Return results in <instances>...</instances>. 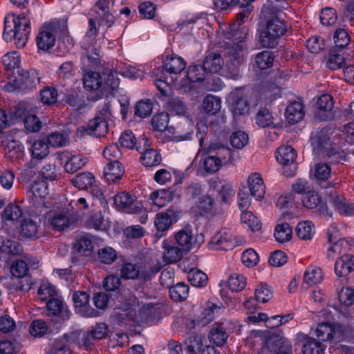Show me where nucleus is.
<instances>
[{"label":"nucleus","instance_id":"nucleus-32","mask_svg":"<svg viewBox=\"0 0 354 354\" xmlns=\"http://www.w3.org/2000/svg\"><path fill=\"white\" fill-rule=\"evenodd\" d=\"M227 101L234 115H245L249 112V104L238 93H231Z\"/></svg>","mask_w":354,"mask_h":354},{"label":"nucleus","instance_id":"nucleus-25","mask_svg":"<svg viewBox=\"0 0 354 354\" xmlns=\"http://www.w3.org/2000/svg\"><path fill=\"white\" fill-rule=\"evenodd\" d=\"M304 115V105L301 102L294 101L287 106L285 116L289 124H294L299 122Z\"/></svg>","mask_w":354,"mask_h":354},{"label":"nucleus","instance_id":"nucleus-31","mask_svg":"<svg viewBox=\"0 0 354 354\" xmlns=\"http://www.w3.org/2000/svg\"><path fill=\"white\" fill-rule=\"evenodd\" d=\"M331 202L339 214L346 216L354 215V204L349 203L344 196L333 195Z\"/></svg>","mask_w":354,"mask_h":354},{"label":"nucleus","instance_id":"nucleus-39","mask_svg":"<svg viewBox=\"0 0 354 354\" xmlns=\"http://www.w3.org/2000/svg\"><path fill=\"white\" fill-rule=\"evenodd\" d=\"M223 64V59L219 54L210 53L205 57L203 68L207 72L216 73L221 69Z\"/></svg>","mask_w":354,"mask_h":354},{"label":"nucleus","instance_id":"nucleus-60","mask_svg":"<svg viewBox=\"0 0 354 354\" xmlns=\"http://www.w3.org/2000/svg\"><path fill=\"white\" fill-rule=\"evenodd\" d=\"M1 240L0 250L2 252L12 255H19L23 252L22 245L19 243L8 239H3V238H1Z\"/></svg>","mask_w":354,"mask_h":354},{"label":"nucleus","instance_id":"nucleus-26","mask_svg":"<svg viewBox=\"0 0 354 354\" xmlns=\"http://www.w3.org/2000/svg\"><path fill=\"white\" fill-rule=\"evenodd\" d=\"M339 308L341 312L345 315L351 313V308L354 304V288L344 287L338 294Z\"/></svg>","mask_w":354,"mask_h":354},{"label":"nucleus","instance_id":"nucleus-51","mask_svg":"<svg viewBox=\"0 0 354 354\" xmlns=\"http://www.w3.org/2000/svg\"><path fill=\"white\" fill-rule=\"evenodd\" d=\"M30 151L33 158L42 160L48 156L49 147L44 140H37L32 144Z\"/></svg>","mask_w":354,"mask_h":354},{"label":"nucleus","instance_id":"nucleus-9","mask_svg":"<svg viewBox=\"0 0 354 354\" xmlns=\"http://www.w3.org/2000/svg\"><path fill=\"white\" fill-rule=\"evenodd\" d=\"M125 315L128 320H131L137 324H152L156 322L159 317L158 306L156 304H145L139 310L138 315L133 311L128 313L121 314L120 316L123 318Z\"/></svg>","mask_w":354,"mask_h":354},{"label":"nucleus","instance_id":"nucleus-44","mask_svg":"<svg viewBox=\"0 0 354 354\" xmlns=\"http://www.w3.org/2000/svg\"><path fill=\"white\" fill-rule=\"evenodd\" d=\"M297 236L301 240H310L315 234V226L310 221L299 222L295 229Z\"/></svg>","mask_w":354,"mask_h":354},{"label":"nucleus","instance_id":"nucleus-57","mask_svg":"<svg viewBox=\"0 0 354 354\" xmlns=\"http://www.w3.org/2000/svg\"><path fill=\"white\" fill-rule=\"evenodd\" d=\"M37 294L41 301H46L55 296L56 290L49 281H43L38 288Z\"/></svg>","mask_w":354,"mask_h":354},{"label":"nucleus","instance_id":"nucleus-18","mask_svg":"<svg viewBox=\"0 0 354 354\" xmlns=\"http://www.w3.org/2000/svg\"><path fill=\"white\" fill-rule=\"evenodd\" d=\"M180 212L169 208L165 212L156 214L154 225L159 232L167 231L174 223L178 220Z\"/></svg>","mask_w":354,"mask_h":354},{"label":"nucleus","instance_id":"nucleus-8","mask_svg":"<svg viewBox=\"0 0 354 354\" xmlns=\"http://www.w3.org/2000/svg\"><path fill=\"white\" fill-rule=\"evenodd\" d=\"M108 333V326L104 323H98L86 332L80 334V340L77 344L80 348L85 350H91L95 342L105 338Z\"/></svg>","mask_w":354,"mask_h":354},{"label":"nucleus","instance_id":"nucleus-4","mask_svg":"<svg viewBox=\"0 0 354 354\" xmlns=\"http://www.w3.org/2000/svg\"><path fill=\"white\" fill-rule=\"evenodd\" d=\"M287 24L279 17L269 19L259 34V42L263 48H274L286 33Z\"/></svg>","mask_w":354,"mask_h":354},{"label":"nucleus","instance_id":"nucleus-36","mask_svg":"<svg viewBox=\"0 0 354 354\" xmlns=\"http://www.w3.org/2000/svg\"><path fill=\"white\" fill-rule=\"evenodd\" d=\"M86 227L96 230L105 231L109 227V221L104 218L101 212L91 214L85 222Z\"/></svg>","mask_w":354,"mask_h":354},{"label":"nucleus","instance_id":"nucleus-11","mask_svg":"<svg viewBox=\"0 0 354 354\" xmlns=\"http://www.w3.org/2000/svg\"><path fill=\"white\" fill-rule=\"evenodd\" d=\"M37 75L34 71H23L12 83L6 84L5 90L12 92L16 90L29 91L35 86Z\"/></svg>","mask_w":354,"mask_h":354},{"label":"nucleus","instance_id":"nucleus-5","mask_svg":"<svg viewBox=\"0 0 354 354\" xmlns=\"http://www.w3.org/2000/svg\"><path fill=\"white\" fill-rule=\"evenodd\" d=\"M78 219L79 214L71 205V209L66 206L57 210L49 211L46 215L45 222L53 230L63 231L76 223Z\"/></svg>","mask_w":354,"mask_h":354},{"label":"nucleus","instance_id":"nucleus-13","mask_svg":"<svg viewBox=\"0 0 354 354\" xmlns=\"http://www.w3.org/2000/svg\"><path fill=\"white\" fill-rule=\"evenodd\" d=\"M75 312L83 317H95L99 315L97 310L89 305L90 296L84 291H77L73 295Z\"/></svg>","mask_w":354,"mask_h":354},{"label":"nucleus","instance_id":"nucleus-29","mask_svg":"<svg viewBox=\"0 0 354 354\" xmlns=\"http://www.w3.org/2000/svg\"><path fill=\"white\" fill-rule=\"evenodd\" d=\"M162 246L164 249L163 259L166 263H176L182 258L183 250L174 245L170 241L164 240Z\"/></svg>","mask_w":354,"mask_h":354},{"label":"nucleus","instance_id":"nucleus-15","mask_svg":"<svg viewBox=\"0 0 354 354\" xmlns=\"http://www.w3.org/2000/svg\"><path fill=\"white\" fill-rule=\"evenodd\" d=\"M97 33L96 21L93 18H90L88 30L82 41V47L95 55H98L100 48V41L96 39Z\"/></svg>","mask_w":354,"mask_h":354},{"label":"nucleus","instance_id":"nucleus-22","mask_svg":"<svg viewBox=\"0 0 354 354\" xmlns=\"http://www.w3.org/2000/svg\"><path fill=\"white\" fill-rule=\"evenodd\" d=\"M142 141L145 148L143 152L140 151V146H136V149L142 154L140 156L142 163L146 167H153L159 165L161 162L160 155L156 150L149 148V144L147 138H142Z\"/></svg>","mask_w":354,"mask_h":354},{"label":"nucleus","instance_id":"nucleus-45","mask_svg":"<svg viewBox=\"0 0 354 354\" xmlns=\"http://www.w3.org/2000/svg\"><path fill=\"white\" fill-rule=\"evenodd\" d=\"M243 227L252 232L259 231L261 228L259 219L250 211H243L241 216Z\"/></svg>","mask_w":354,"mask_h":354},{"label":"nucleus","instance_id":"nucleus-30","mask_svg":"<svg viewBox=\"0 0 354 354\" xmlns=\"http://www.w3.org/2000/svg\"><path fill=\"white\" fill-rule=\"evenodd\" d=\"M315 332L318 339L324 342L333 340L340 335L336 326L327 323L318 324Z\"/></svg>","mask_w":354,"mask_h":354},{"label":"nucleus","instance_id":"nucleus-12","mask_svg":"<svg viewBox=\"0 0 354 354\" xmlns=\"http://www.w3.org/2000/svg\"><path fill=\"white\" fill-rule=\"evenodd\" d=\"M210 245L216 250H230L236 245L234 231L230 228H223L210 241Z\"/></svg>","mask_w":354,"mask_h":354},{"label":"nucleus","instance_id":"nucleus-41","mask_svg":"<svg viewBox=\"0 0 354 354\" xmlns=\"http://www.w3.org/2000/svg\"><path fill=\"white\" fill-rule=\"evenodd\" d=\"M71 183L79 189H87L94 185L95 178L91 172H82L77 174Z\"/></svg>","mask_w":354,"mask_h":354},{"label":"nucleus","instance_id":"nucleus-38","mask_svg":"<svg viewBox=\"0 0 354 354\" xmlns=\"http://www.w3.org/2000/svg\"><path fill=\"white\" fill-rule=\"evenodd\" d=\"M46 308L53 315H59L63 319H68L70 317V311L62 301L53 298L46 304Z\"/></svg>","mask_w":354,"mask_h":354},{"label":"nucleus","instance_id":"nucleus-34","mask_svg":"<svg viewBox=\"0 0 354 354\" xmlns=\"http://www.w3.org/2000/svg\"><path fill=\"white\" fill-rule=\"evenodd\" d=\"M84 86L88 91H96L101 89L103 91L102 76L95 71L86 72L83 77Z\"/></svg>","mask_w":354,"mask_h":354},{"label":"nucleus","instance_id":"nucleus-20","mask_svg":"<svg viewBox=\"0 0 354 354\" xmlns=\"http://www.w3.org/2000/svg\"><path fill=\"white\" fill-rule=\"evenodd\" d=\"M55 43V35L53 26H44L41 28L37 37V45L39 49L48 50L53 48Z\"/></svg>","mask_w":354,"mask_h":354},{"label":"nucleus","instance_id":"nucleus-14","mask_svg":"<svg viewBox=\"0 0 354 354\" xmlns=\"http://www.w3.org/2000/svg\"><path fill=\"white\" fill-rule=\"evenodd\" d=\"M58 158L64 162V169L68 174H74L87 162V158L82 154H71L69 152L58 153Z\"/></svg>","mask_w":354,"mask_h":354},{"label":"nucleus","instance_id":"nucleus-27","mask_svg":"<svg viewBox=\"0 0 354 354\" xmlns=\"http://www.w3.org/2000/svg\"><path fill=\"white\" fill-rule=\"evenodd\" d=\"M124 173V167L119 161L110 162L104 169V178L109 183L120 180Z\"/></svg>","mask_w":354,"mask_h":354},{"label":"nucleus","instance_id":"nucleus-19","mask_svg":"<svg viewBox=\"0 0 354 354\" xmlns=\"http://www.w3.org/2000/svg\"><path fill=\"white\" fill-rule=\"evenodd\" d=\"M48 194V185L43 179L35 180L31 185L28 196L35 205L46 206L45 198Z\"/></svg>","mask_w":354,"mask_h":354},{"label":"nucleus","instance_id":"nucleus-58","mask_svg":"<svg viewBox=\"0 0 354 354\" xmlns=\"http://www.w3.org/2000/svg\"><path fill=\"white\" fill-rule=\"evenodd\" d=\"M68 141V136L64 132H52L47 136V144L53 147H64Z\"/></svg>","mask_w":354,"mask_h":354},{"label":"nucleus","instance_id":"nucleus-53","mask_svg":"<svg viewBox=\"0 0 354 354\" xmlns=\"http://www.w3.org/2000/svg\"><path fill=\"white\" fill-rule=\"evenodd\" d=\"M189 293V286L185 283H178L169 288V295L172 300L180 301L187 299Z\"/></svg>","mask_w":354,"mask_h":354},{"label":"nucleus","instance_id":"nucleus-40","mask_svg":"<svg viewBox=\"0 0 354 354\" xmlns=\"http://www.w3.org/2000/svg\"><path fill=\"white\" fill-rule=\"evenodd\" d=\"M297 157L296 151L291 146H281L276 153L277 161L282 165L292 163Z\"/></svg>","mask_w":354,"mask_h":354},{"label":"nucleus","instance_id":"nucleus-48","mask_svg":"<svg viewBox=\"0 0 354 354\" xmlns=\"http://www.w3.org/2000/svg\"><path fill=\"white\" fill-rule=\"evenodd\" d=\"M274 235L277 241L285 243L291 239L292 230L287 223H279L275 226Z\"/></svg>","mask_w":354,"mask_h":354},{"label":"nucleus","instance_id":"nucleus-3","mask_svg":"<svg viewBox=\"0 0 354 354\" xmlns=\"http://www.w3.org/2000/svg\"><path fill=\"white\" fill-rule=\"evenodd\" d=\"M3 37L5 41L15 40L17 48H23L30 33V19L25 13L16 16L8 15L5 17Z\"/></svg>","mask_w":354,"mask_h":354},{"label":"nucleus","instance_id":"nucleus-28","mask_svg":"<svg viewBox=\"0 0 354 354\" xmlns=\"http://www.w3.org/2000/svg\"><path fill=\"white\" fill-rule=\"evenodd\" d=\"M354 270V256L344 254L335 264V272L338 277H346Z\"/></svg>","mask_w":354,"mask_h":354},{"label":"nucleus","instance_id":"nucleus-54","mask_svg":"<svg viewBox=\"0 0 354 354\" xmlns=\"http://www.w3.org/2000/svg\"><path fill=\"white\" fill-rule=\"evenodd\" d=\"M188 280L190 283L196 287H203L207 283V276L198 269H191L188 272Z\"/></svg>","mask_w":354,"mask_h":354},{"label":"nucleus","instance_id":"nucleus-61","mask_svg":"<svg viewBox=\"0 0 354 354\" xmlns=\"http://www.w3.org/2000/svg\"><path fill=\"white\" fill-rule=\"evenodd\" d=\"M167 109L171 113L178 115L186 116L187 108L184 102L180 98H172L167 104Z\"/></svg>","mask_w":354,"mask_h":354},{"label":"nucleus","instance_id":"nucleus-35","mask_svg":"<svg viewBox=\"0 0 354 354\" xmlns=\"http://www.w3.org/2000/svg\"><path fill=\"white\" fill-rule=\"evenodd\" d=\"M209 337L210 342L212 344H215L216 346H223L226 343L228 338V334L226 332L223 324H215L210 331V335Z\"/></svg>","mask_w":354,"mask_h":354},{"label":"nucleus","instance_id":"nucleus-42","mask_svg":"<svg viewBox=\"0 0 354 354\" xmlns=\"http://www.w3.org/2000/svg\"><path fill=\"white\" fill-rule=\"evenodd\" d=\"M150 199L154 205L160 208L165 207L172 201L173 194L168 189H161L153 192L150 195Z\"/></svg>","mask_w":354,"mask_h":354},{"label":"nucleus","instance_id":"nucleus-10","mask_svg":"<svg viewBox=\"0 0 354 354\" xmlns=\"http://www.w3.org/2000/svg\"><path fill=\"white\" fill-rule=\"evenodd\" d=\"M113 201L115 207L124 213L138 214L142 211L141 203L127 192H121L115 194Z\"/></svg>","mask_w":354,"mask_h":354},{"label":"nucleus","instance_id":"nucleus-37","mask_svg":"<svg viewBox=\"0 0 354 354\" xmlns=\"http://www.w3.org/2000/svg\"><path fill=\"white\" fill-rule=\"evenodd\" d=\"M323 279V272L319 267L309 266L304 274V283L312 286L322 282Z\"/></svg>","mask_w":354,"mask_h":354},{"label":"nucleus","instance_id":"nucleus-16","mask_svg":"<svg viewBox=\"0 0 354 354\" xmlns=\"http://www.w3.org/2000/svg\"><path fill=\"white\" fill-rule=\"evenodd\" d=\"M218 154L219 156H210L206 157L203 160V169L206 172L214 173L218 170L222 162H226L231 158V150L227 147L219 149Z\"/></svg>","mask_w":354,"mask_h":354},{"label":"nucleus","instance_id":"nucleus-2","mask_svg":"<svg viewBox=\"0 0 354 354\" xmlns=\"http://www.w3.org/2000/svg\"><path fill=\"white\" fill-rule=\"evenodd\" d=\"M185 66L186 62L183 58L172 54L165 57L162 69H154V84L162 95H167L168 91L174 84L177 75L183 72Z\"/></svg>","mask_w":354,"mask_h":354},{"label":"nucleus","instance_id":"nucleus-63","mask_svg":"<svg viewBox=\"0 0 354 354\" xmlns=\"http://www.w3.org/2000/svg\"><path fill=\"white\" fill-rule=\"evenodd\" d=\"M169 122V114L165 112H162L155 115L152 118L151 125L154 130L160 133L167 127Z\"/></svg>","mask_w":354,"mask_h":354},{"label":"nucleus","instance_id":"nucleus-17","mask_svg":"<svg viewBox=\"0 0 354 354\" xmlns=\"http://www.w3.org/2000/svg\"><path fill=\"white\" fill-rule=\"evenodd\" d=\"M282 87L270 80L263 82L259 88V97L266 103H270L281 96Z\"/></svg>","mask_w":354,"mask_h":354},{"label":"nucleus","instance_id":"nucleus-47","mask_svg":"<svg viewBox=\"0 0 354 354\" xmlns=\"http://www.w3.org/2000/svg\"><path fill=\"white\" fill-rule=\"evenodd\" d=\"M176 243L182 247L185 252L191 250L193 245V234L190 230H181L175 235Z\"/></svg>","mask_w":354,"mask_h":354},{"label":"nucleus","instance_id":"nucleus-1","mask_svg":"<svg viewBox=\"0 0 354 354\" xmlns=\"http://www.w3.org/2000/svg\"><path fill=\"white\" fill-rule=\"evenodd\" d=\"M255 0H239L237 4L241 6V11L237 14L236 22L227 25L224 22L218 23V35L224 40L223 56L227 62L238 66L245 61L247 48L244 37L239 36L236 30L249 17L253 9L251 3Z\"/></svg>","mask_w":354,"mask_h":354},{"label":"nucleus","instance_id":"nucleus-52","mask_svg":"<svg viewBox=\"0 0 354 354\" xmlns=\"http://www.w3.org/2000/svg\"><path fill=\"white\" fill-rule=\"evenodd\" d=\"M74 247L80 254L88 257L93 252V243L90 237L82 236L76 241Z\"/></svg>","mask_w":354,"mask_h":354},{"label":"nucleus","instance_id":"nucleus-23","mask_svg":"<svg viewBox=\"0 0 354 354\" xmlns=\"http://www.w3.org/2000/svg\"><path fill=\"white\" fill-rule=\"evenodd\" d=\"M297 335L299 339L304 341L302 346L303 354H324L325 346L323 344L302 333Z\"/></svg>","mask_w":354,"mask_h":354},{"label":"nucleus","instance_id":"nucleus-46","mask_svg":"<svg viewBox=\"0 0 354 354\" xmlns=\"http://www.w3.org/2000/svg\"><path fill=\"white\" fill-rule=\"evenodd\" d=\"M256 124L262 128L274 127L275 118L269 109L263 108L256 115Z\"/></svg>","mask_w":354,"mask_h":354},{"label":"nucleus","instance_id":"nucleus-24","mask_svg":"<svg viewBox=\"0 0 354 354\" xmlns=\"http://www.w3.org/2000/svg\"><path fill=\"white\" fill-rule=\"evenodd\" d=\"M84 132L95 137H102L108 131L107 121L102 117H96L88 122L86 127H83Z\"/></svg>","mask_w":354,"mask_h":354},{"label":"nucleus","instance_id":"nucleus-6","mask_svg":"<svg viewBox=\"0 0 354 354\" xmlns=\"http://www.w3.org/2000/svg\"><path fill=\"white\" fill-rule=\"evenodd\" d=\"M328 249L327 257L328 259H333L339 255L343 250L349 248L353 243V240H347L342 238L335 226H330L328 229Z\"/></svg>","mask_w":354,"mask_h":354},{"label":"nucleus","instance_id":"nucleus-59","mask_svg":"<svg viewBox=\"0 0 354 354\" xmlns=\"http://www.w3.org/2000/svg\"><path fill=\"white\" fill-rule=\"evenodd\" d=\"M247 284L246 277L241 274L234 273L228 279V287L234 292L243 290Z\"/></svg>","mask_w":354,"mask_h":354},{"label":"nucleus","instance_id":"nucleus-43","mask_svg":"<svg viewBox=\"0 0 354 354\" xmlns=\"http://www.w3.org/2000/svg\"><path fill=\"white\" fill-rule=\"evenodd\" d=\"M102 76L104 91L111 92L118 87L120 80L116 71L108 70L104 72Z\"/></svg>","mask_w":354,"mask_h":354},{"label":"nucleus","instance_id":"nucleus-50","mask_svg":"<svg viewBox=\"0 0 354 354\" xmlns=\"http://www.w3.org/2000/svg\"><path fill=\"white\" fill-rule=\"evenodd\" d=\"M203 108L206 113L214 115L221 108V100L218 97L208 95L203 101Z\"/></svg>","mask_w":354,"mask_h":354},{"label":"nucleus","instance_id":"nucleus-55","mask_svg":"<svg viewBox=\"0 0 354 354\" xmlns=\"http://www.w3.org/2000/svg\"><path fill=\"white\" fill-rule=\"evenodd\" d=\"M24 212L22 208L16 204H10L3 212V218L6 221H19L22 218Z\"/></svg>","mask_w":354,"mask_h":354},{"label":"nucleus","instance_id":"nucleus-7","mask_svg":"<svg viewBox=\"0 0 354 354\" xmlns=\"http://www.w3.org/2000/svg\"><path fill=\"white\" fill-rule=\"evenodd\" d=\"M113 4L114 0H97L92 8L95 13L93 19L107 28L111 27L115 23Z\"/></svg>","mask_w":354,"mask_h":354},{"label":"nucleus","instance_id":"nucleus-56","mask_svg":"<svg viewBox=\"0 0 354 354\" xmlns=\"http://www.w3.org/2000/svg\"><path fill=\"white\" fill-rule=\"evenodd\" d=\"M274 62V55L272 53L268 50H263L258 53L255 57V64L261 70L270 68Z\"/></svg>","mask_w":354,"mask_h":354},{"label":"nucleus","instance_id":"nucleus-62","mask_svg":"<svg viewBox=\"0 0 354 354\" xmlns=\"http://www.w3.org/2000/svg\"><path fill=\"white\" fill-rule=\"evenodd\" d=\"M303 205L308 209H313L322 203L321 196L314 191H308L301 197Z\"/></svg>","mask_w":354,"mask_h":354},{"label":"nucleus","instance_id":"nucleus-33","mask_svg":"<svg viewBox=\"0 0 354 354\" xmlns=\"http://www.w3.org/2000/svg\"><path fill=\"white\" fill-rule=\"evenodd\" d=\"M213 206L214 199L209 195H203L198 198L192 210L196 215L206 216L212 212Z\"/></svg>","mask_w":354,"mask_h":354},{"label":"nucleus","instance_id":"nucleus-21","mask_svg":"<svg viewBox=\"0 0 354 354\" xmlns=\"http://www.w3.org/2000/svg\"><path fill=\"white\" fill-rule=\"evenodd\" d=\"M248 184L251 196L257 201H261L266 193V185L261 175L257 172L250 174Z\"/></svg>","mask_w":354,"mask_h":354},{"label":"nucleus","instance_id":"nucleus-64","mask_svg":"<svg viewBox=\"0 0 354 354\" xmlns=\"http://www.w3.org/2000/svg\"><path fill=\"white\" fill-rule=\"evenodd\" d=\"M161 267L151 266L150 264H145L138 266L139 269V275L138 278L143 281L151 280L160 270Z\"/></svg>","mask_w":354,"mask_h":354},{"label":"nucleus","instance_id":"nucleus-49","mask_svg":"<svg viewBox=\"0 0 354 354\" xmlns=\"http://www.w3.org/2000/svg\"><path fill=\"white\" fill-rule=\"evenodd\" d=\"M37 222L30 218L23 219L21 223V235L26 238H37L38 232Z\"/></svg>","mask_w":354,"mask_h":354}]
</instances>
